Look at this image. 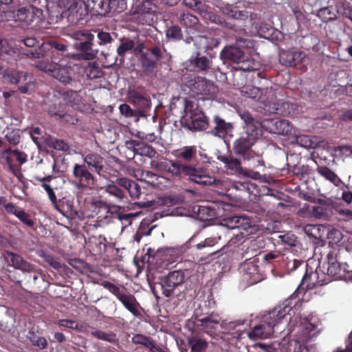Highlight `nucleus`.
I'll list each match as a JSON object with an SVG mask.
<instances>
[{"mask_svg":"<svg viewBox=\"0 0 352 352\" xmlns=\"http://www.w3.org/2000/svg\"><path fill=\"white\" fill-rule=\"evenodd\" d=\"M302 304L300 298L294 293L282 305L265 314L259 324L247 333L248 337L252 340L265 339L274 333H282L287 322V316H291V312L294 316L300 310Z\"/></svg>","mask_w":352,"mask_h":352,"instance_id":"f257e3e1","label":"nucleus"},{"mask_svg":"<svg viewBox=\"0 0 352 352\" xmlns=\"http://www.w3.org/2000/svg\"><path fill=\"white\" fill-rule=\"evenodd\" d=\"M175 162L170 167L173 175L186 178L190 182L201 186H211L217 179L209 175L207 168L201 166L198 151L195 146H184L173 150Z\"/></svg>","mask_w":352,"mask_h":352,"instance_id":"f03ea898","label":"nucleus"},{"mask_svg":"<svg viewBox=\"0 0 352 352\" xmlns=\"http://www.w3.org/2000/svg\"><path fill=\"white\" fill-rule=\"evenodd\" d=\"M182 90L189 96L198 99H210L218 91L213 82L200 76H190L182 84Z\"/></svg>","mask_w":352,"mask_h":352,"instance_id":"7ed1b4c3","label":"nucleus"},{"mask_svg":"<svg viewBox=\"0 0 352 352\" xmlns=\"http://www.w3.org/2000/svg\"><path fill=\"white\" fill-rule=\"evenodd\" d=\"M181 124L191 131L206 130L208 127V118L198 104L188 99H184V111Z\"/></svg>","mask_w":352,"mask_h":352,"instance_id":"20e7f679","label":"nucleus"},{"mask_svg":"<svg viewBox=\"0 0 352 352\" xmlns=\"http://www.w3.org/2000/svg\"><path fill=\"white\" fill-rule=\"evenodd\" d=\"M283 89L280 87H270L265 89V100H263L265 107L268 110L275 114L281 115L283 116H292L296 109V104L288 102H283L278 98Z\"/></svg>","mask_w":352,"mask_h":352,"instance_id":"39448f33","label":"nucleus"},{"mask_svg":"<svg viewBox=\"0 0 352 352\" xmlns=\"http://www.w3.org/2000/svg\"><path fill=\"white\" fill-rule=\"evenodd\" d=\"M289 324L287 334L298 338L306 342L318 335L316 326L312 321L313 317L310 318L309 316L303 318L299 317L294 319L289 317Z\"/></svg>","mask_w":352,"mask_h":352,"instance_id":"423d86ee","label":"nucleus"},{"mask_svg":"<svg viewBox=\"0 0 352 352\" xmlns=\"http://www.w3.org/2000/svg\"><path fill=\"white\" fill-rule=\"evenodd\" d=\"M255 144V140L250 136H241L234 140L233 143L234 153L242 157L244 160L252 161L253 167L263 166L264 162L261 155L255 152L252 147Z\"/></svg>","mask_w":352,"mask_h":352,"instance_id":"0eeeda50","label":"nucleus"},{"mask_svg":"<svg viewBox=\"0 0 352 352\" xmlns=\"http://www.w3.org/2000/svg\"><path fill=\"white\" fill-rule=\"evenodd\" d=\"M347 254V251L338 248H332L328 252L327 255L328 267L325 275L328 276L331 281L346 278L342 263Z\"/></svg>","mask_w":352,"mask_h":352,"instance_id":"6e6552de","label":"nucleus"},{"mask_svg":"<svg viewBox=\"0 0 352 352\" xmlns=\"http://www.w3.org/2000/svg\"><path fill=\"white\" fill-rule=\"evenodd\" d=\"M73 38L76 41L74 48L80 52L82 59L91 60L95 58L98 50L94 49V35L89 30H78L73 33Z\"/></svg>","mask_w":352,"mask_h":352,"instance_id":"1a4fd4ad","label":"nucleus"},{"mask_svg":"<svg viewBox=\"0 0 352 352\" xmlns=\"http://www.w3.org/2000/svg\"><path fill=\"white\" fill-rule=\"evenodd\" d=\"M35 66L39 70L48 74L65 85L71 84L73 80L70 69L67 66L56 63L54 60L50 62L41 60L37 61Z\"/></svg>","mask_w":352,"mask_h":352,"instance_id":"9d476101","label":"nucleus"},{"mask_svg":"<svg viewBox=\"0 0 352 352\" xmlns=\"http://www.w3.org/2000/svg\"><path fill=\"white\" fill-rule=\"evenodd\" d=\"M72 183L79 190H92L97 184V179L85 164H75L72 170Z\"/></svg>","mask_w":352,"mask_h":352,"instance_id":"9b49d317","label":"nucleus"},{"mask_svg":"<svg viewBox=\"0 0 352 352\" xmlns=\"http://www.w3.org/2000/svg\"><path fill=\"white\" fill-rule=\"evenodd\" d=\"M102 285L104 288L116 296L124 308L130 311L134 316L141 315L139 310L140 303L133 294L122 292L118 286L109 281H104Z\"/></svg>","mask_w":352,"mask_h":352,"instance_id":"f8f14e48","label":"nucleus"},{"mask_svg":"<svg viewBox=\"0 0 352 352\" xmlns=\"http://www.w3.org/2000/svg\"><path fill=\"white\" fill-rule=\"evenodd\" d=\"M67 48L68 46L66 44L52 40L47 43H43L38 50H30L28 56L31 58H46L48 60V57L52 59L55 58L56 55H64L67 51Z\"/></svg>","mask_w":352,"mask_h":352,"instance_id":"ddd939ff","label":"nucleus"},{"mask_svg":"<svg viewBox=\"0 0 352 352\" xmlns=\"http://www.w3.org/2000/svg\"><path fill=\"white\" fill-rule=\"evenodd\" d=\"M14 17L25 25L36 27L43 21V10L34 6L22 7L16 11Z\"/></svg>","mask_w":352,"mask_h":352,"instance_id":"4468645a","label":"nucleus"},{"mask_svg":"<svg viewBox=\"0 0 352 352\" xmlns=\"http://www.w3.org/2000/svg\"><path fill=\"white\" fill-rule=\"evenodd\" d=\"M0 76L11 84L19 85V91L21 94H27L29 87L33 85L31 78L27 72L14 69H4L1 65Z\"/></svg>","mask_w":352,"mask_h":352,"instance_id":"2eb2a0df","label":"nucleus"},{"mask_svg":"<svg viewBox=\"0 0 352 352\" xmlns=\"http://www.w3.org/2000/svg\"><path fill=\"white\" fill-rule=\"evenodd\" d=\"M221 319L220 315L214 311L201 318H197V321L199 322L198 325L201 327L202 330L214 339H223V331H221Z\"/></svg>","mask_w":352,"mask_h":352,"instance_id":"dca6fc26","label":"nucleus"},{"mask_svg":"<svg viewBox=\"0 0 352 352\" xmlns=\"http://www.w3.org/2000/svg\"><path fill=\"white\" fill-rule=\"evenodd\" d=\"M185 278L186 271L182 270L170 272L161 277L160 284L164 296L168 298L173 296L175 289L183 285Z\"/></svg>","mask_w":352,"mask_h":352,"instance_id":"f3484780","label":"nucleus"},{"mask_svg":"<svg viewBox=\"0 0 352 352\" xmlns=\"http://www.w3.org/2000/svg\"><path fill=\"white\" fill-rule=\"evenodd\" d=\"M82 0H58V6L68 12V19L75 23H80L87 16Z\"/></svg>","mask_w":352,"mask_h":352,"instance_id":"a211bd4d","label":"nucleus"},{"mask_svg":"<svg viewBox=\"0 0 352 352\" xmlns=\"http://www.w3.org/2000/svg\"><path fill=\"white\" fill-rule=\"evenodd\" d=\"M162 52L160 48L155 46L147 52L142 54L140 61L143 72L146 74H152L155 72L158 60L162 58Z\"/></svg>","mask_w":352,"mask_h":352,"instance_id":"6ab92c4d","label":"nucleus"},{"mask_svg":"<svg viewBox=\"0 0 352 352\" xmlns=\"http://www.w3.org/2000/svg\"><path fill=\"white\" fill-rule=\"evenodd\" d=\"M307 59L306 54L296 48H291L287 50H281L279 54V61L283 65L289 67H297L302 65L305 68L304 63Z\"/></svg>","mask_w":352,"mask_h":352,"instance_id":"aec40b11","label":"nucleus"},{"mask_svg":"<svg viewBox=\"0 0 352 352\" xmlns=\"http://www.w3.org/2000/svg\"><path fill=\"white\" fill-rule=\"evenodd\" d=\"M82 159L84 164L90 170L99 175H102L106 172L105 160L100 154L90 151L83 154Z\"/></svg>","mask_w":352,"mask_h":352,"instance_id":"412c9836","label":"nucleus"},{"mask_svg":"<svg viewBox=\"0 0 352 352\" xmlns=\"http://www.w3.org/2000/svg\"><path fill=\"white\" fill-rule=\"evenodd\" d=\"M245 320H223L221 322L223 338L226 335H230L233 338L240 340L245 331Z\"/></svg>","mask_w":352,"mask_h":352,"instance_id":"4be33fe9","label":"nucleus"},{"mask_svg":"<svg viewBox=\"0 0 352 352\" xmlns=\"http://www.w3.org/2000/svg\"><path fill=\"white\" fill-rule=\"evenodd\" d=\"M263 124L270 133L275 134L288 135L292 130V126L288 120L278 118L265 120Z\"/></svg>","mask_w":352,"mask_h":352,"instance_id":"5701e85b","label":"nucleus"},{"mask_svg":"<svg viewBox=\"0 0 352 352\" xmlns=\"http://www.w3.org/2000/svg\"><path fill=\"white\" fill-rule=\"evenodd\" d=\"M220 57L223 61L233 63H245L248 60V56L239 47L233 45L226 46L220 54Z\"/></svg>","mask_w":352,"mask_h":352,"instance_id":"b1692460","label":"nucleus"},{"mask_svg":"<svg viewBox=\"0 0 352 352\" xmlns=\"http://www.w3.org/2000/svg\"><path fill=\"white\" fill-rule=\"evenodd\" d=\"M24 280L25 283L36 288L42 287L45 282V274L42 270L32 263L28 270H24Z\"/></svg>","mask_w":352,"mask_h":352,"instance_id":"393cba45","label":"nucleus"},{"mask_svg":"<svg viewBox=\"0 0 352 352\" xmlns=\"http://www.w3.org/2000/svg\"><path fill=\"white\" fill-rule=\"evenodd\" d=\"M323 278H319V270L317 268L315 272L310 274L306 272L301 280V286H305L307 289H311L314 287L322 286L331 282V279L326 276L324 272H321Z\"/></svg>","mask_w":352,"mask_h":352,"instance_id":"a878e982","label":"nucleus"},{"mask_svg":"<svg viewBox=\"0 0 352 352\" xmlns=\"http://www.w3.org/2000/svg\"><path fill=\"white\" fill-rule=\"evenodd\" d=\"M208 56H201L200 52H197L196 56H192L190 59L189 67L195 72H203L208 71L212 66V58L214 56L210 52H208Z\"/></svg>","mask_w":352,"mask_h":352,"instance_id":"bb28decb","label":"nucleus"},{"mask_svg":"<svg viewBox=\"0 0 352 352\" xmlns=\"http://www.w3.org/2000/svg\"><path fill=\"white\" fill-rule=\"evenodd\" d=\"M129 101L136 107L137 111L144 112V116L148 109H150L151 102V100L146 97L143 94L135 89L129 90L128 93Z\"/></svg>","mask_w":352,"mask_h":352,"instance_id":"cd10ccee","label":"nucleus"},{"mask_svg":"<svg viewBox=\"0 0 352 352\" xmlns=\"http://www.w3.org/2000/svg\"><path fill=\"white\" fill-rule=\"evenodd\" d=\"M219 23L223 24L226 28L233 31V36L235 38L236 45L246 47H249L252 45L250 39L243 37V36H246V30L243 27L229 21H224L223 23L220 21Z\"/></svg>","mask_w":352,"mask_h":352,"instance_id":"c85d7f7f","label":"nucleus"},{"mask_svg":"<svg viewBox=\"0 0 352 352\" xmlns=\"http://www.w3.org/2000/svg\"><path fill=\"white\" fill-rule=\"evenodd\" d=\"M3 257L9 266L13 267L14 269L19 270L22 272L30 270L32 263L25 260L20 254L11 252L5 251Z\"/></svg>","mask_w":352,"mask_h":352,"instance_id":"c756f323","label":"nucleus"},{"mask_svg":"<svg viewBox=\"0 0 352 352\" xmlns=\"http://www.w3.org/2000/svg\"><path fill=\"white\" fill-rule=\"evenodd\" d=\"M87 15L90 12L93 15L107 16V0H82Z\"/></svg>","mask_w":352,"mask_h":352,"instance_id":"7c9ffc66","label":"nucleus"},{"mask_svg":"<svg viewBox=\"0 0 352 352\" xmlns=\"http://www.w3.org/2000/svg\"><path fill=\"white\" fill-rule=\"evenodd\" d=\"M220 44V39L212 36L199 35L195 37L194 45L198 50L197 52H208L217 47Z\"/></svg>","mask_w":352,"mask_h":352,"instance_id":"2f4dec72","label":"nucleus"},{"mask_svg":"<svg viewBox=\"0 0 352 352\" xmlns=\"http://www.w3.org/2000/svg\"><path fill=\"white\" fill-rule=\"evenodd\" d=\"M213 121L214 126L211 131L212 134L222 138H224L226 135H231L234 129L232 123L226 122L218 116L214 117Z\"/></svg>","mask_w":352,"mask_h":352,"instance_id":"473e14b6","label":"nucleus"},{"mask_svg":"<svg viewBox=\"0 0 352 352\" xmlns=\"http://www.w3.org/2000/svg\"><path fill=\"white\" fill-rule=\"evenodd\" d=\"M116 184L127 190L132 199H139L141 195V188L135 182L126 177H118Z\"/></svg>","mask_w":352,"mask_h":352,"instance_id":"72a5a7b5","label":"nucleus"},{"mask_svg":"<svg viewBox=\"0 0 352 352\" xmlns=\"http://www.w3.org/2000/svg\"><path fill=\"white\" fill-rule=\"evenodd\" d=\"M251 219L245 216H234L227 221V226L230 229H239L247 231L251 227Z\"/></svg>","mask_w":352,"mask_h":352,"instance_id":"f704fd0d","label":"nucleus"},{"mask_svg":"<svg viewBox=\"0 0 352 352\" xmlns=\"http://www.w3.org/2000/svg\"><path fill=\"white\" fill-rule=\"evenodd\" d=\"M318 203L319 206H313V215L315 217L324 219L329 218L332 213L331 205L322 199H318Z\"/></svg>","mask_w":352,"mask_h":352,"instance_id":"c9c22d12","label":"nucleus"},{"mask_svg":"<svg viewBox=\"0 0 352 352\" xmlns=\"http://www.w3.org/2000/svg\"><path fill=\"white\" fill-rule=\"evenodd\" d=\"M80 91L69 90L63 94L64 101L71 105L75 109H79L81 107L82 98L80 94Z\"/></svg>","mask_w":352,"mask_h":352,"instance_id":"e433bc0d","label":"nucleus"},{"mask_svg":"<svg viewBox=\"0 0 352 352\" xmlns=\"http://www.w3.org/2000/svg\"><path fill=\"white\" fill-rule=\"evenodd\" d=\"M138 19L140 21L142 20L145 23L152 20L151 16L155 12V6L150 1H144L139 8Z\"/></svg>","mask_w":352,"mask_h":352,"instance_id":"4c0bfd02","label":"nucleus"},{"mask_svg":"<svg viewBox=\"0 0 352 352\" xmlns=\"http://www.w3.org/2000/svg\"><path fill=\"white\" fill-rule=\"evenodd\" d=\"M316 171L320 176L334 184L336 186H338L342 182L338 175L326 166H318Z\"/></svg>","mask_w":352,"mask_h":352,"instance_id":"58836bf2","label":"nucleus"},{"mask_svg":"<svg viewBox=\"0 0 352 352\" xmlns=\"http://www.w3.org/2000/svg\"><path fill=\"white\" fill-rule=\"evenodd\" d=\"M218 160L225 164V167L230 170L232 173H240L241 170V162L239 159L234 157L231 155H220Z\"/></svg>","mask_w":352,"mask_h":352,"instance_id":"ea45409f","label":"nucleus"},{"mask_svg":"<svg viewBox=\"0 0 352 352\" xmlns=\"http://www.w3.org/2000/svg\"><path fill=\"white\" fill-rule=\"evenodd\" d=\"M336 14H338L349 19L352 22V6L346 0H337L335 1Z\"/></svg>","mask_w":352,"mask_h":352,"instance_id":"a19ab883","label":"nucleus"},{"mask_svg":"<svg viewBox=\"0 0 352 352\" xmlns=\"http://www.w3.org/2000/svg\"><path fill=\"white\" fill-rule=\"evenodd\" d=\"M288 352H313V347L309 346L306 342L295 338L288 343Z\"/></svg>","mask_w":352,"mask_h":352,"instance_id":"79ce46f5","label":"nucleus"},{"mask_svg":"<svg viewBox=\"0 0 352 352\" xmlns=\"http://www.w3.org/2000/svg\"><path fill=\"white\" fill-rule=\"evenodd\" d=\"M190 352H206L208 347V342L203 338L192 336L188 340Z\"/></svg>","mask_w":352,"mask_h":352,"instance_id":"37998d69","label":"nucleus"},{"mask_svg":"<svg viewBox=\"0 0 352 352\" xmlns=\"http://www.w3.org/2000/svg\"><path fill=\"white\" fill-rule=\"evenodd\" d=\"M141 176L142 177V181L157 188H160L162 184V179H164V177L149 170H142Z\"/></svg>","mask_w":352,"mask_h":352,"instance_id":"c03bdc74","label":"nucleus"},{"mask_svg":"<svg viewBox=\"0 0 352 352\" xmlns=\"http://www.w3.org/2000/svg\"><path fill=\"white\" fill-rule=\"evenodd\" d=\"M90 334L95 338L104 340L109 343L115 344L118 342L116 333L113 331L104 332L101 330L94 329V330L90 332Z\"/></svg>","mask_w":352,"mask_h":352,"instance_id":"a18cd8bd","label":"nucleus"},{"mask_svg":"<svg viewBox=\"0 0 352 352\" xmlns=\"http://www.w3.org/2000/svg\"><path fill=\"white\" fill-rule=\"evenodd\" d=\"M215 306V301L213 300L212 297L209 296L208 300L204 301L203 305H199V307L195 309V315L197 318L201 317L202 316H208V314H211L210 311V309Z\"/></svg>","mask_w":352,"mask_h":352,"instance_id":"49530a36","label":"nucleus"},{"mask_svg":"<svg viewBox=\"0 0 352 352\" xmlns=\"http://www.w3.org/2000/svg\"><path fill=\"white\" fill-rule=\"evenodd\" d=\"M85 72L87 75V78L90 80H94L99 78L102 76L103 72L99 67L98 65L94 63H89L85 68Z\"/></svg>","mask_w":352,"mask_h":352,"instance_id":"de8ad7c7","label":"nucleus"},{"mask_svg":"<svg viewBox=\"0 0 352 352\" xmlns=\"http://www.w3.org/2000/svg\"><path fill=\"white\" fill-rule=\"evenodd\" d=\"M245 275L247 276V280H251L252 283H256L260 279L258 266L252 263H248L245 265Z\"/></svg>","mask_w":352,"mask_h":352,"instance_id":"09e8293b","label":"nucleus"},{"mask_svg":"<svg viewBox=\"0 0 352 352\" xmlns=\"http://www.w3.org/2000/svg\"><path fill=\"white\" fill-rule=\"evenodd\" d=\"M179 23L187 28H193L199 23L198 18L190 12H184L179 17Z\"/></svg>","mask_w":352,"mask_h":352,"instance_id":"8fccbe9b","label":"nucleus"},{"mask_svg":"<svg viewBox=\"0 0 352 352\" xmlns=\"http://www.w3.org/2000/svg\"><path fill=\"white\" fill-rule=\"evenodd\" d=\"M317 16L324 23L334 21L337 19L336 13L332 10L331 6L320 8L317 12Z\"/></svg>","mask_w":352,"mask_h":352,"instance_id":"3c124183","label":"nucleus"},{"mask_svg":"<svg viewBox=\"0 0 352 352\" xmlns=\"http://www.w3.org/2000/svg\"><path fill=\"white\" fill-rule=\"evenodd\" d=\"M183 1L186 6L200 14H205L207 12L208 6L201 0H184Z\"/></svg>","mask_w":352,"mask_h":352,"instance_id":"603ef678","label":"nucleus"},{"mask_svg":"<svg viewBox=\"0 0 352 352\" xmlns=\"http://www.w3.org/2000/svg\"><path fill=\"white\" fill-rule=\"evenodd\" d=\"M243 127L246 133V136L253 138L254 140L261 135V123L256 120L244 125Z\"/></svg>","mask_w":352,"mask_h":352,"instance_id":"864d4df0","label":"nucleus"},{"mask_svg":"<svg viewBox=\"0 0 352 352\" xmlns=\"http://www.w3.org/2000/svg\"><path fill=\"white\" fill-rule=\"evenodd\" d=\"M43 258V261L47 263L50 267H53L59 272H64L66 268V265L58 261V259L55 258L54 256L50 254L43 253L41 255Z\"/></svg>","mask_w":352,"mask_h":352,"instance_id":"5fc2aeb1","label":"nucleus"},{"mask_svg":"<svg viewBox=\"0 0 352 352\" xmlns=\"http://www.w3.org/2000/svg\"><path fill=\"white\" fill-rule=\"evenodd\" d=\"M223 13L232 19L241 21L248 19L250 16V12L247 10H238L236 8H227L223 11Z\"/></svg>","mask_w":352,"mask_h":352,"instance_id":"6e6d98bb","label":"nucleus"},{"mask_svg":"<svg viewBox=\"0 0 352 352\" xmlns=\"http://www.w3.org/2000/svg\"><path fill=\"white\" fill-rule=\"evenodd\" d=\"M5 138L10 144L16 146L19 144L21 138V131L19 129H10L6 128Z\"/></svg>","mask_w":352,"mask_h":352,"instance_id":"4d7b16f0","label":"nucleus"},{"mask_svg":"<svg viewBox=\"0 0 352 352\" xmlns=\"http://www.w3.org/2000/svg\"><path fill=\"white\" fill-rule=\"evenodd\" d=\"M120 113L126 118H134L138 119L140 116H144V112L132 109L127 104H122L119 106Z\"/></svg>","mask_w":352,"mask_h":352,"instance_id":"13d9d810","label":"nucleus"},{"mask_svg":"<svg viewBox=\"0 0 352 352\" xmlns=\"http://www.w3.org/2000/svg\"><path fill=\"white\" fill-rule=\"evenodd\" d=\"M131 342L134 344H141L149 349L150 347H153L154 340L151 337L138 333L133 336Z\"/></svg>","mask_w":352,"mask_h":352,"instance_id":"bf43d9fd","label":"nucleus"},{"mask_svg":"<svg viewBox=\"0 0 352 352\" xmlns=\"http://www.w3.org/2000/svg\"><path fill=\"white\" fill-rule=\"evenodd\" d=\"M278 238L283 244L290 247H297L300 245L298 237L290 232L283 235H279Z\"/></svg>","mask_w":352,"mask_h":352,"instance_id":"052dcab7","label":"nucleus"},{"mask_svg":"<svg viewBox=\"0 0 352 352\" xmlns=\"http://www.w3.org/2000/svg\"><path fill=\"white\" fill-rule=\"evenodd\" d=\"M156 153V151L154 149V148H153V146L142 141L140 144H139V147L138 148V151L136 153L137 155L146 156L149 158L154 157Z\"/></svg>","mask_w":352,"mask_h":352,"instance_id":"680f3d73","label":"nucleus"},{"mask_svg":"<svg viewBox=\"0 0 352 352\" xmlns=\"http://www.w3.org/2000/svg\"><path fill=\"white\" fill-rule=\"evenodd\" d=\"M124 0H107V15L111 12H122L125 8Z\"/></svg>","mask_w":352,"mask_h":352,"instance_id":"e2e57ef3","label":"nucleus"},{"mask_svg":"<svg viewBox=\"0 0 352 352\" xmlns=\"http://www.w3.org/2000/svg\"><path fill=\"white\" fill-rule=\"evenodd\" d=\"M166 37L173 41H180L183 38L182 29L178 25L169 27L166 32Z\"/></svg>","mask_w":352,"mask_h":352,"instance_id":"0e129e2a","label":"nucleus"},{"mask_svg":"<svg viewBox=\"0 0 352 352\" xmlns=\"http://www.w3.org/2000/svg\"><path fill=\"white\" fill-rule=\"evenodd\" d=\"M105 192L114 197L118 201H121L124 197V192L114 184L106 186Z\"/></svg>","mask_w":352,"mask_h":352,"instance_id":"69168bd1","label":"nucleus"},{"mask_svg":"<svg viewBox=\"0 0 352 352\" xmlns=\"http://www.w3.org/2000/svg\"><path fill=\"white\" fill-rule=\"evenodd\" d=\"M57 324L60 327H65L74 330H76L78 331H81L82 326L80 325L78 322L74 320L69 319H60L58 320Z\"/></svg>","mask_w":352,"mask_h":352,"instance_id":"338daca9","label":"nucleus"},{"mask_svg":"<svg viewBox=\"0 0 352 352\" xmlns=\"http://www.w3.org/2000/svg\"><path fill=\"white\" fill-rule=\"evenodd\" d=\"M30 340L34 346L39 349H45L47 346V341L45 338L33 334Z\"/></svg>","mask_w":352,"mask_h":352,"instance_id":"774afa93","label":"nucleus"}]
</instances>
